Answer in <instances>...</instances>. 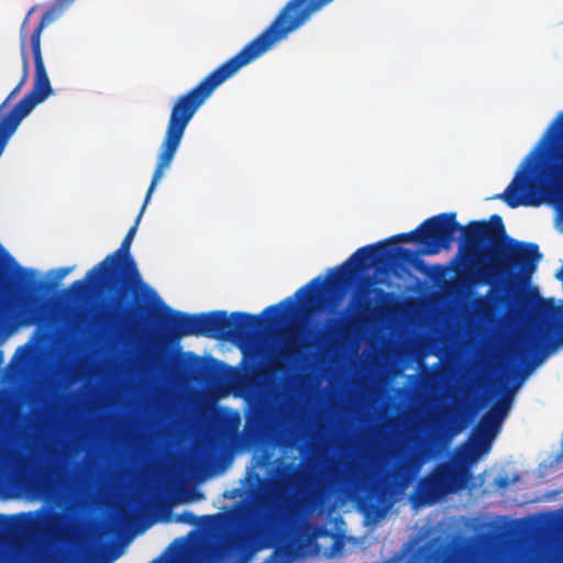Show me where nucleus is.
<instances>
[{
  "label": "nucleus",
  "mask_w": 563,
  "mask_h": 563,
  "mask_svg": "<svg viewBox=\"0 0 563 563\" xmlns=\"http://www.w3.org/2000/svg\"><path fill=\"white\" fill-rule=\"evenodd\" d=\"M510 405L511 399L507 397L497 401L488 411L503 422L510 409Z\"/></svg>",
  "instance_id": "nucleus-12"
},
{
  "label": "nucleus",
  "mask_w": 563,
  "mask_h": 563,
  "mask_svg": "<svg viewBox=\"0 0 563 563\" xmlns=\"http://www.w3.org/2000/svg\"><path fill=\"white\" fill-rule=\"evenodd\" d=\"M245 424L240 432L241 415L235 410L221 413L217 419L213 440L219 446L243 443L253 445L269 434L277 433L280 424V410L265 396L255 397L247 402Z\"/></svg>",
  "instance_id": "nucleus-7"
},
{
  "label": "nucleus",
  "mask_w": 563,
  "mask_h": 563,
  "mask_svg": "<svg viewBox=\"0 0 563 563\" xmlns=\"http://www.w3.org/2000/svg\"><path fill=\"white\" fill-rule=\"evenodd\" d=\"M301 464L280 462L274 467L268 487L264 495L256 498L249 510V527L243 533L230 536L223 543L222 550L227 555H234L249 550L255 538L264 536L271 528L279 501L295 487L300 478Z\"/></svg>",
  "instance_id": "nucleus-6"
},
{
  "label": "nucleus",
  "mask_w": 563,
  "mask_h": 563,
  "mask_svg": "<svg viewBox=\"0 0 563 563\" xmlns=\"http://www.w3.org/2000/svg\"><path fill=\"white\" fill-rule=\"evenodd\" d=\"M501 421L494 417L489 411L485 412L476 427V442L485 451L489 448L492 438L498 432Z\"/></svg>",
  "instance_id": "nucleus-11"
},
{
  "label": "nucleus",
  "mask_w": 563,
  "mask_h": 563,
  "mask_svg": "<svg viewBox=\"0 0 563 563\" xmlns=\"http://www.w3.org/2000/svg\"><path fill=\"white\" fill-rule=\"evenodd\" d=\"M294 444L292 437L280 434V445L284 448H291Z\"/></svg>",
  "instance_id": "nucleus-20"
},
{
  "label": "nucleus",
  "mask_w": 563,
  "mask_h": 563,
  "mask_svg": "<svg viewBox=\"0 0 563 563\" xmlns=\"http://www.w3.org/2000/svg\"><path fill=\"white\" fill-rule=\"evenodd\" d=\"M151 563H161V559H156V560L152 561Z\"/></svg>",
  "instance_id": "nucleus-23"
},
{
  "label": "nucleus",
  "mask_w": 563,
  "mask_h": 563,
  "mask_svg": "<svg viewBox=\"0 0 563 563\" xmlns=\"http://www.w3.org/2000/svg\"><path fill=\"white\" fill-rule=\"evenodd\" d=\"M192 361H194L192 366H194L195 373L206 375L211 371V368H209L205 364H202V360L200 357L192 355Z\"/></svg>",
  "instance_id": "nucleus-15"
},
{
  "label": "nucleus",
  "mask_w": 563,
  "mask_h": 563,
  "mask_svg": "<svg viewBox=\"0 0 563 563\" xmlns=\"http://www.w3.org/2000/svg\"><path fill=\"white\" fill-rule=\"evenodd\" d=\"M34 471V461L26 454L11 451L0 459V482L18 483L27 479Z\"/></svg>",
  "instance_id": "nucleus-10"
},
{
  "label": "nucleus",
  "mask_w": 563,
  "mask_h": 563,
  "mask_svg": "<svg viewBox=\"0 0 563 563\" xmlns=\"http://www.w3.org/2000/svg\"><path fill=\"white\" fill-rule=\"evenodd\" d=\"M29 287L34 288L36 290H47L48 289V285L43 280L33 282L32 284L29 285Z\"/></svg>",
  "instance_id": "nucleus-19"
},
{
  "label": "nucleus",
  "mask_w": 563,
  "mask_h": 563,
  "mask_svg": "<svg viewBox=\"0 0 563 563\" xmlns=\"http://www.w3.org/2000/svg\"><path fill=\"white\" fill-rule=\"evenodd\" d=\"M12 523V519L5 515H0V531H4Z\"/></svg>",
  "instance_id": "nucleus-18"
},
{
  "label": "nucleus",
  "mask_w": 563,
  "mask_h": 563,
  "mask_svg": "<svg viewBox=\"0 0 563 563\" xmlns=\"http://www.w3.org/2000/svg\"><path fill=\"white\" fill-rule=\"evenodd\" d=\"M382 496H383V493L379 492L377 488H373L368 493V498L371 500L374 499V503L369 504L368 508H369L371 512L376 515V517H382L385 514V509H382L377 506Z\"/></svg>",
  "instance_id": "nucleus-13"
},
{
  "label": "nucleus",
  "mask_w": 563,
  "mask_h": 563,
  "mask_svg": "<svg viewBox=\"0 0 563 563\" xmlns=\"http://www.w3.org/2000/svg\"><path fill=\"white\" fill-rule=\"evenodd\" d=\"M283 38L285 37L271 23L239 53L174 102L151 185L134 224L129 229L118 250L108 254L89 269L84 278L75 280L69 287L76 298L93 292L96 298L101 299L95 319L100 330L119 334L136 325L140 320L136 298L139 291L146 288V285L130 254V249L151 196L162 179L164 170L170 166L189 122L221 84Z\"/></svg>",
  "instance_id": "nucleus-2"
},
{
  "label": "nucleus",
  "mask_w": 563,
  "mask_h": 563,
  "mask_svg": "<svg viewBox=\"0 0 563 563\" xmlns=\"http://www.w3.org/2000/svg\"><path fill=\"white\" fill-rule=\"evenodd\" d=\"M209 363H210V365H212V367H213V366H216V365H219V364H220V363H219L218 361H216L214 358H210V360H209Z\"/></svg>",
  "instance_id": "nucleus-22"
},
{
  "label": "nucleus",
  "mask_w": 563,
  "mask_h": 563,
  "mask_svg": "<svg viewBox=\"0 0 563 563\" xmlns=\"http://www.w3.org/2000/svg\"><path fill=\"white\" fill-rule=\"evenodd\" d=\"M333 0H290L285 5V37Z\"/></svg>",
  "instance_id": "nucleus-9"
},
{
  "label": "nucleus",
  "mask_w": 563,
  "mask_h": 563,
  "mask_svg": "<svg viewBox=\"0 0 563 563\" xmlns=\"http://www.w3.org/2000/svg\"><path fill=\"white\" fill-rule=\"evenodd\" d=\"M75 0H57L49 7L42 15L38 24L33 30L30 44L34 59V82L32 89L10 110L8 111L9 102L15 98L29 78V57L24 51L25 45V31L29 19L35 8H32L25 16L21 25V57H22V76L18 85L12 89L5 100L0 104V136L9 141L11 135L15 132L21 121L30 114V112L52 92L51 81L44 65L42 51H41V34L43 29L53 23L64 11V9Z\"/></svg>",
  "instance_id": "nucleus-4"
},
{
  "label": "nucleus",
  "mask_w": 563,
  "mask_h": 563,
  "mask_svg": "<svg viewBox=\"0 0 563 563\" xmlns=\"http://www.w3.org/2000/svg\"><path fill=\"white\" fill-rule=\"evenodd\" d=\"M73 267H59L53 272L54 277L57 282L64 279L68 274H70Z\"/></svg>",
  "instance_id": "nucleus-17"
},
{
  "label": "nucleus",
  "mask_w": 563,
  "mask_h": 563,
  "mask_svg": "<svg viewBox=\"0 0 563 563\" xmlns=\"http://www.w3.org/2000/svg\"><path fill=\"white\" fill-rule=\"evenodd\" d=\"M470 473L464 470H456L449 463H439L424 477H422L415 489L418 505H433L451 493L464 487Z\"/></svg>",
  "instance_id": "nucleus-8"
},
{
  "label": "nucleus",
  "mask_w": 563,
  "mask_h": 563,
  "mask_svg": "<svg viewBox=\"0 0 563 563\" xmlns=\"http://www.w3.org/2000/svg\"><path fill=\"white\" fill-rule=\"evenodd\" d=\"M461 232L460 267L456 275L470 285H489L485 296L474 302L475 312L482 318L493 317L497 309L512 306V290L520 273L530 274L542 254L536 243L508 240L499 214L488 220H472L465 225L456 221V212H444L424 220L415 230L357 249L345 262L331 271L328 279L314 277L292 296L268 306L261 314L224 310L187 313V336H206L236 343L250 342L265 322L273 323L284 318L296 307L295 299L311 303L316 298L324 300L323 292L334 295L338 301L357 272L384 264L389 258L387 246L395 242L416 241L424 246L423 253L433 255L451 249L455 234Z\"/></svg>",
  "instance_id": "nucleus-1"
},
{
  "label": "nucleus",
  "mask_w": 563,
  "mask_h": 563,
  "mask_svg": "<svg viewBox=\"0 0 563 563\" xmlns=\"http://www.w3.org/2000/svg\"><path fill=\"white\" fill-rule=\"evenodd\" d=\"M466 419L460 412H455L451 423V431L453 434L459 433L465 426Z\"/></svg>",
  "instance_id": "nucleus-14"
},
{
  "label": "nucleus",
  "mask_w": 563,
  "mask_h": 563,
  "mask_svg": "<svg viewBox=\"0 0 563 563\" xmlns=\"http://www.w3.org/2000/svg\"><path fill=\"white\" fill-rule=\"evenodd\" d=\"M178 520L185 523L195 525L198 518L190 511H184L179 515Z\"/></svg>",
  "instance_id": "nucleus-16"
},
{
  "label": "nucleus",
  "mask_w": 563,
  "mask_h": 563,
  "mask_svg": "<svg viewBox=\"0 0 563 563\" xmlns=\"http://www.w3.org/2000/svg\"><path fill=\"white\" fill-rule=\"evenodd\" d=\"M563 137V111L529 153L505 191L497 196L508 207H538L542 196L563 202V153L555 145Z\"/></svg>",
  "instance_id": "nucleus-3"
},
{
  "label": "nucleus",
  "mask_w": 563,
  "mask_h": 563,
  "mask_svg": "<svg viewBox=\"0 0 563 563\" xmlns=\"http://www.w3.org/2000/svg\"><path fill=\"white\" fill-rule=\"evenodd\" d=\"M496 485L500 488H505L508 485V479L506 477H498L496 479Z\"/></svg>",
  "instance_id": "nucleus-21"
},
{
  "label": "nucleus",
  "mask_w": 563,
  "mask_h": 563,
  "mask_svg": "<svg viewBox=\"0 0 563 563\" xmlns=\"http://www.w3.org/2000/svg\"><path fill=\"white\" fill-rule=\"evenodd\" d=\"M393 298L398 297L372 284L357 288L351 296L347 310L343 312L344 317L329 319L325 329L318 332L308 346L316 347L323 354L336 351L341 345L350 343L356 333L380 318L386 311L385 306Z\"/></svg>",
  "instance_id": "nucleus-5"
}]
</instances>
